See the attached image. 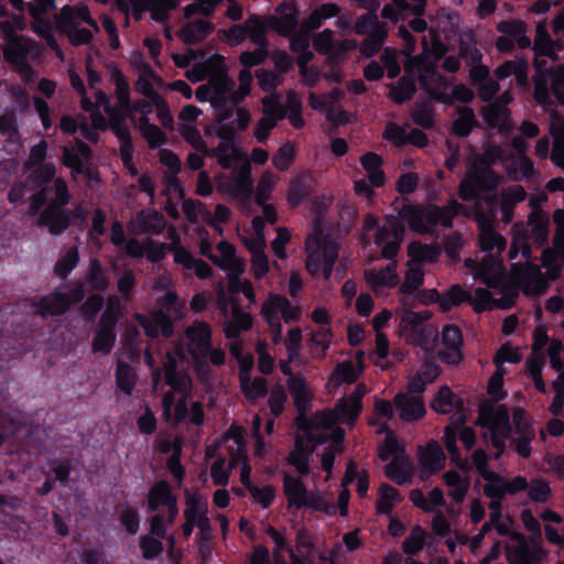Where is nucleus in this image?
Listing matches in <instances>:
<instances>
[{"instance_id": "680f3d73", "label": "nucleus", "mask_w": 564, "mask_h": 564, "mask_svg": "<svg viewBox=\"0 0 564 564\" xmlns=\"http://www.w3.org/2000/svg\"><path fill=\"white\" fill-rule=\"evenodd\" d=\"M295 160V149L286 142L272 156V164L278 171H286Z\"/></svg>"}, {"instance_id": "c756f323", "label": "nucleus", "mask_w": 564, "mask_h": 564, "mask_svg": "<svg viewBox=\"0 0 564 564\" xmlns=\"http://www.w3.org/2000/svg\"><path fill=\"white\" fill-rule=\"evenodd\" d=\"M176 498L173 495L170 484L166 480H160L154 484L148 494V511H158L161 506H166Z\"/></svg>"}, {"instance_id": "6e6552de", "label": "nucleus", "mask_w": 564, "mask_h": 564, "mask_svg": "<svg viewBox=\"0 0 564 564\" xmlns=\"http://www.w3.org/2000/svg\"><path fill=\"white\" fill-rule=\"evenodd\" d=\"M117 3L122 12H127L130 4L135 20H141L142 14L150 11L151 19L156 22H165L170 11L175 9L174 0H117Z\"/></svg>"}, {"instance_id": "6e6d98bb", "label": "nucleus", "mask_w": 564, "mask_h": 564, "mask_svg": "<svg viewBox=\"0 0 564 564\" xmlns=\"http://www.w3.org/2000/svg\"><path fill=\"white\" fill-rule=\"evenodd\" d=\"M453 400L454 393L451 390V388L447 386H443L434 395L433 400L430 403V406L437 413L448 414L453 411L454 408Z\"/></svg>"}, {"instance_id": "8fccbe9b", "label": "nucleus", "mask_w": 564, "mask_h": 564, "mask_svg": "<svg viewBox=\"0 0 564 564\" xmlns=\"http://www.w3.org/2000/svg\"><path fill=\"white\" fill-rule=\"evenodd\" d=\"M87 281L90 286L98 292H105L109 288V278L106 275L104 268L98 259L90 261Z\"/></svg>"}, {"instance_id": "603ef678", "label": "nucleus", "mask_w": 564, "mask_h": 564, "mask_svg": "<svg viewBox=\"0 0 564 564\" xmlns=\"http://www.w3.org/2000/svg\"><path fill=\"white\" fill-rule=\"evenodd\" d=\"M117 339L116 332L97 328L93 343L91 350L95 354L108 355L115 347Z\"/></svg>"}, {"instance_id": "79ce46f5", "label": "nucleus", "mask_w": 564, "mask_h": 564, "mask_svg": "<svg viewBox=\"0 0 564 564\" xmlns=\"http://www.w3.org/2000/svg\"><path fill=\"white\" fill-rule=\"evenodd\" d=\"M240 388L243 395L251 401L264 398L268 394V382L262 377L240 378Z\"/></svg>"}, {"instance_id": "dca6fc26", "label": "nucleus", "mask_w": 564, "mask_h": 564, "mask_svg": "<svg viewBox=\"0 0 564 564\" xmlns=\"http://www.w3.org/2000/svg\"><path fill=\"white\" fill-rule=\"evenodd\" d=\"M314 191V178L308 172L295 175L289 183L288 203L292 208L299 207L312 195Z\"/></svg>"}, {"instance_id": "4468645a", "label": "nucleus", "mask_w": 564, "mask_h": 564, "mask_svg": "<svg viewBox=\"0 0 564 564\" xmlns=\"http://www.w3.org/2000/svg\"><path fill=\"white\" fill-rule=\"evenodd\" d=\"M253 326V317L241 308L239 300H231V318L225 323L224 335L227 339H238L242 332Z\"/></svg>"}, {"instance_id": "473e14b6", "label": "nucleus", "mask_w": 564, "mask_h": 564, "mask_svg": "<svg viewBox=\"0 0 564 564\" xmlns=\"http://www.w3.org/2000/svg\"><path fill=\"white\" fill-rule=\"evenodd\" d=\"M390 261H391V263H389L386 268H383L379 271L366 272V279L373 288H377V286L391 288V286H394L398 284L399 276L395 271V268H397L395 258H393Z\"/></svg>"}, {"instance_id": "13d9d810", "label": "nucleus", "mask_w": 564, "mask_h": 564, "mask_svg": "<svg viewBox=\"0 0 564 564\" xmlns=\"http://www.w3.org/2000/svg\"><path fill=\"white\" fill-rule=\"evenodd\" d=\"M139 547L141 550L142 557L147 561L155 560L164 551V545L161 539L151 536L150 534H143L140 536Z\"/></svg>"}, {"instance_id": "4d7b16f0", "label": "nucleus", "mask_w": 564, "mask_h": 564, "mask_svg": "<svg viewBox=\"0 0 564 564\" xmlns=\"http://www.w3.org/2000/svg\"><path fill=\"white\" fill-rule=\"evenodd\" d=\"M283 117V110L276 106V117L265 116L260 118L253 131L256 140L260 143H264L269 139L271 130L276 126L278 120Z\"/></svg>"}, {"instance_id": "864d4df0", "label": "nucleus", "mask_w": 564, "mask_h": 564, "mask_svg": "<svg viewBox=\"0 0 564 564\" xmlns=\"http://www.w3.org/2000/svg\"><path fill=\"white\" fill-rule=\"evenodd\" d=\"M387 35V28L375 30L371 34L366 35V39L360 44L361 54L367 57L375 56L381 50Z\"/></svg>"}, {"instance_id": "72a5a7b5", "label": "nucleus", "mask_w": 564, "mask_h": 564, "mask_svg": "<svg viewBox=\"0 0 564 564\" xmlns=\"http://www.w3.org/2000/svg\"><path fill=\"white\" fill-rule=\"evenodd\" d=\"M458 117L453 121V133L459 138H467L473 129L477 127V120L474 110L470 107H459Z\"/></svg>"}, {"instance_id": "e2e57ef3", "label": "nucleus", "mask_w": 564, "mask_h": 564, "mask_svg": "<svg viewBox=\"0 0 564 564\" xmlns=\"http://www.w3.org/2000/svg\"><path fill=\"white\" fill-rule=\"evenodd\" d=\"M269 56L268 45H257L254 51H245L239 56L240 64L245 69L259 66L265 62Z\"/></svg>"}, {"instance_id": "7ed1b4c3", "label": "nucleus", "mask_w": 564, "mask_h": 564, "mask_svg": "<svg viewBox=\"0 0 564 564\" xmlns=\"http://www.w3.org/2000/svg\"><path fill=\"white\" fill-rule=\"evenodd\" d=\"M283 494L288 500V509L301 510L308 508L333 516L336 507L327 502L318 491L308 490L301 478L283 473Z\"/></svg>"}, {"instance_id": "aec40b11", "label": "nucleus", "mask_w": 564, "mask_h": 564, "mask_svg": "<svg viewBox=\"0 0 564 564\" xmlns=\"http://www.w3.org/2000/svg\"><path fill=\"white\" fill-rule=\"evenodd\" d=\"M286 384L299 415L304 416L310 410L313 399V394L307 388L306 380L300 376H291Z\"/></svg>"}, {"instance_id": "c85d7f7f", "label": "nucleus", "mask_w": 564, "mask_h": 564, "mask_svg": "<svg viewBox=\"0 0 564 564\" xmlns=\"http://www.w3.org/2000/svg\"><path fill=\"white\" fill-rule=\"evenodd\" d=\"M443 480L449 488L448 496L457 503H462L469 490L470 481L463 478L457 470L451 469L443 474Z\"/></svg>"}, {"instance_id": "ddd939ff", "label": "nucleus", "mask_w": 564, "mask_h": 564, "mask_svg": "<svg viewBox=\"0 0 564 564\" xmlns=\"http://www.w3.org/2000/svg\"><path fill=\"white\" fill-rule=\"evenodd\" d=\"M37 225L46 227L51 235L59 236L72 226V217L66 208L45 206L37 219Z\"/></svg>"}, {"instance_id": "2f4dec72", "label": "nucleus", "mask_w": 564, "mask_h": 564, "mask_svg": "<svg viewBox=\"0 0 564 564\" xmlns=\"http://www.w3.org/2000/svg\"><path fill=\"white\" fill-rule=\"evenodd\" d=\"M554 47L555 41L552 40L551 35L549 34L545 28V24L539 23L535 29V39L533 45L535 56H546L553 61H556L558 58V55L555 52Z\"/></svg>"}, {"instance_id": "bf43d9fd", "label": "nucleus", "mask_w": 564, "mask_h": 564, "mask_svg": "<svg viewBox=\"0 0 564 564\" xmlns=\"http://www.w3.org/2000/svg\"><path fill=\"white\" fill-rule=\"evenodd\" d=\"M432 317V313L429 310L421 312H414L406 310L400 317V326L404 330H412L415 328L423 327V324Z\"/></svg>"}, {"instance_id": "f257e3e1", "label": "nucleus", "mask_w": 564, "mask_h": 564, "mask_svg": "<svg viewBox=\"0 0 564 564\" xmlns=\"http://www.w3.org/2000/svg\"><path fill=\"white\" fill-rule=\"evenodd\" d=\"M464 209V206L452 198L444 206L429 204L420 206L412 203H403L398 209V215H386L384 224L378 228L375 234L373 242L381 248V257L386 260H392L400 251L405 236L406 221L410 229L419 235L430 232V227L442 225L445 228L453 227V220Z\"/></svg>"}, {"instance_id": "423d86ee", "label": "nucleus", "mask_w": 564, "mask_h": 564, "mask_svg": "<svg viewBox=\"0 0 564 564\" xmlns=\"http://www.w3.org/2000/svg\"><path fill=\"white\" fill-rule=\"evenodd\" d=\"M1 30L6 34V45L3 48L4 59L19 67L28 77H30L34 74V70L26 63V59L36 47L35 41L24 35L15 34L10 21L2 22Z\"/></svg>"}, {"instance_id": "a211bd4d", "label": "nucleus", "mask_w": 564, "mask_h": 564, "mask_svg": "<svg viewBox=\"0 0 564 564\" xmlns=\"http://www.w3.org/2000/svg\"><path fill=\"white\" fill-rule=\"evenodd\" d=\"M166 357L167 359L163 365L165 383L171 387V390L177 393L189 394V376L177 369L176 359L172 356L171 352H167Z\"/></svg>"}, {"instance_id": "49530a36", "label": "nucleus", "mask_w": 564, "mask_h": 564, "mask_svg": "<svg viewBox=\"0 0 564 564\" xmlns=\"http://www.w3.org/2000/svg\"><path fill=\"white\" fill-rule=\"evenodd\" d=\"M471 460L477 468L479 475L486 482H501L503 476L488 468V455L482 448H477L473 455Z\"/></svg>"}, {"instance_id": "f3484780", "label": "nucleus", "mask_w": 564, "mask_h": 564, "mask_svg": "<svg viewBox=\"0 0 564 564\" xmlns=\"http://www.w3.org/2000/svg\"><path fill=\"white\" fill-rule=\"evenodd\" d=\"M480 424L490 430V433H497L502 438H509L512 432L510 424L509 413L507 409H501L498 413H495L492 408L481 409L479 413Z\"/></svg>"}, {"instance_id": "e433bc0d", "label": "nucleus", "mask_w": 564, "mask_h": 564, "mask_svg": "<svg viewBox=\"0 0 564 564\" xmlns=\"http://www.w3.org/2000/svg\"><path fill=\"white\" fill-rule=\"evenodd\" d=\"M90 11L85 4H65L56 17V24H72L90 20Z\"/></svg>"}, {"instance_id": "412c9836", "label": "nucleus", "mask_w": 564, "mask_h": 564, "mask_svg": "<svg viewBox=\"0 0 564 564\" xmlns=\"http://www.w3.org/2000/svg\"><path fill=\"white\" fill-rule=\"evenodd\" d=\"M545 59H539L538 56L534 58L535 75L533 76V97L538 105L550 106L552 99L549 90V69L546 67Z\"/></svg>"}, {"instance_id": "a18cd8bd", "label": "nucleus", "mask_w": 564, "mask_h": 564, "mask_svg": "<svg viewBox=\"0 0 564 564\" xmlns=\"http://www.w3.org/2000/svg\"><path fill=\"white\" fill-rule=\"evenodd\" d=\"M79 262L77 247H69L66 252L56 261L54 273L65 280Z\"/></svg>"}, {"instance_id": "6ab92c4d", "label": "nucleus", "mask_w": 564, "mask_h": 564, "mask_svg": "<svg viewBox=\"0 0 564 564\" xmlns=\"http://www.w3.org/2000/svg\"><path fill=\"white\" fill-rule=\"evenodd\" d=\"M35 306L37 313L43 317L61 316L69 310V301L66 293L55 290L42 296Z\"/></svg>"}, {"instance_id": "0e129e2a", "label": "nucleus", "mask_w": 564, "mask_h": 564, "mask_svg": "<svg viewBox=\"0 0 564 564\" xmlns=\"http://www.w3.org/2000/svg\"><path fill=\"white\" fill-rule=\"evenodd\" d=\"M51 187L52 192L54 193V197L51 198L46 206L65 208L70 200L67 183L63 178L57 177L54 180Z\"/></svg>"}, {"instance_id": "4c0bfd02", "label": "nucleus", "mask_w": 564, "mask_h": 564, "mask_svg": "<svg viewBox=\"0 0 564 564\" xmlns=\"http://www.w3.org/2000/svg\"><path fill=\"white\" fill-rule=\"evenodd\" d=\"M355 405V403L346 400V398L339 399L330 413L332 420L354 425L362 411V409L357 411Z\"/></svg>"}, {"instance_id": "a19ab883", "label": "nucleus", "mask_w": 564, "mask_h": 564, "mask_svg": "<svg viewBox=\"0 0 564 564\" xmlns=\"http://www.w3.org/2000/svg\"><path fill=\"white\" fill-rule=\"evenodd\" d=\"M441 308L444 312L459 306L462 303L471 302V294L465 291L459 284L452 285L446 292L441 294Z\"/></svg>"}, {"instance_id": "4be33fe9", "label": "nucleus", "mask_w": 564, "mask_h": 564, "mask_svg": "<svg viewBox=\"0 0 564 564\" xmlns=\"http://www.w3.org/2000/svg\"><path fill=\"white\" fill-rule=\"evenodd\" d=\"M77 150L64 147L62 153V163L72 170L75 174H83L85 171V161L93 155L90 147L82 140L76 142Z\"/></svg>"}, {"instance_id": "69168bd1", "label": "nucleus", "mask_w": 564, "mask_h": 564, "mask_svg": "<svg viewBox=\"0 0 564 564\" xmlns=\"http://www.w3.org/2000/svg\"><path fill=\"white\" fill-rule=\"evenodd\" d=\"M172 246L171 252L174 254V262L182 265L185 270H192L196 258L181 245L178 236L174 235Z\"/></svg>"}, {"instance_id": "ea45409f", "label": "nucleus", "mask_w": 564, "mask_h": 564, "mask_svg": "<svg viewBox=\"0 0 564 564\" xmlns=\"http://www.w3.org/2000/svg\"><path fill=\"white\" fill-rule=\"evenodd\" d=\"M59 32L65 34L73 46L88 45L94 39L93 32L79 28L78 23L56 24Z\"/></svg>"}, {"instance_id": "c03bdc74", "label": "nucleus", "mask_w": 564, "mask_h": 564, "mask_svg": "<svg viewBox=\"0 0 564 564\" xmlns=\"http://www.w3.org/2000/svg\"><path fill=\"white\" fill-rule=\"evenodd\" d=\"M426 531L419 524L414 525L402 543V550L409 556L419 554L425 546Z\"/></svg>"}, {"instance_id": "9b49d317", "label": "nucleus", "mask_w": 564, "mask_h": 564, "mask_svg": "<svg viewBox=\"0 0 564 564\" xmlns=\"http://www.w3.org/2000/svg\"><path fill=\"white\" fill-rule=\"evenodd\" d=\"M276 15L269 19V25L281 36H291L299 26L300 10L295 1L283 0L275 8Z\"/></svg>"}, {"instance_id": "7c9ffc66", "label": "nucleus", "mask_w": 564, "mask_h": 564, "mask_svg": "<svg viewBox=\"0 0 564 564\" xmlns=\"http://www.w3.org/2000/svg\"><path fill=\"white\" fill-rule=\"evenodd\" d=\"M478 220L481 221L479 231L480 249L489 253L495 249L502 250L506 247L505 238L500 234L496 232L494 228L484 223L485 216L482 214L478 216Z\"/></svg>"}, {"instance_id": "2eb2a0df", "label": "nucleus", "mask_w": 564, "mask_h": 564, "mask_svg": "<svg viewBox=\"0 0 564 564\" xmlns=\"http://www.w3.org/2000/svg\"><path fill=\"white\" fill-rule=\"evenodd\" d=\"M394 405L401 420L408 423L417 422L426 414L423 399L419 395L400 392L394 397Z\"/></svg>"}, {"instance_id": "39448f33", "label": "nucleus", "mask_w": 564, "mask_h": 564, "mask_svg": "<svg viewBox=\"0 0 564 564\" xmlns=\"http://www.w3.org/2000/svg\"><path fill=\"white\" fill-rule=\"evenodd\" d=\"M305 249L307 252L305 267L308 273L316 275L323 264L324 279L328 280L338 259L337 243L330 238L316 234L307 238Z\"/></svg>"}, {"instance_id": "393cba45", "label": "nucleus", "mask_w": 564, "mask_h": 564, "mask_svg": "<svg viewBox=\"0 0 564 564\" xmlns=\"http://www.w3.org/2000/svg\"><path fill=\"white\" fill-rule=\"evenodd\" d=\"M214 31L212 22L197 19L178 31V37L187 45L197 44Z\"/></svg>"}, {"instance_id": "a878e982", "label": "nucleus", "mask_w": 564, "mask_h": 564, "mask_svg": "<svg viewBox=\"0 0 564 564\" xmlns=\"http://www.w3.org/2000/svg\"><path fill=\"white\" fill-rule=\"evenodd\" d=\"M217 249L220 256H210V260L214 264L223 270H229L236 275L242 272V264L236 257V249L227 241H220L217 245Z\"/></svg>"}, {"instance_id": "bb28decb", "label": "nucleus", "mask_w": 564, "mask_h": 564, "mask_svg": "<svg viewBox=\"0 0 564 564\" xmlns=\"http://www.w3.org/2000/svg\"><path fill=\"white\" fill-rule=\"evenodd\" d=\"M388 97L397 105H402L413 98L416 93L415 79L412 76L403 75L397 84H388Z\"/></svg>"}, {"instance_id": "f8f14e48", "label": "nucleus", "mask_w": 564, "mask_h": 564, "mask_svg": "<svg viewBox=\"0 0 564 564\" xmlns=\"http://www.w3.org/2000/svg\"><path fill=\"white\" fill-rule=\"evenodd\" d=\"M185 334L189 341V355L198 354L200 356H207L213 345L210 325L204 321H196L185 329Z\"/></svg>"}, {"instance_id": "37998d69", "label": "nucleus", "mask_w": 564, "mask_h": 564, "mask_svg": "<svg viewBox=\"0 0 564 564\" xmlns=\"http://www.w3.org/2000/svg\"><path fill=\"white\" fill-rule=\"evenodd\" d=\"M137 221L142 232L152 235L161 234L166 226L164 216L156 210H153L150 214L141 213L138 216Z\"/></svg>"}, {"instance_id": "c9c22d12", "label": "nucleus", "mask_w": 564, "mask_h": 564, "mask_svg": "<svg viewBox=\"0 0 564 564\" xmlns=\"http://www.w3.org/2000/svg\"><path fill=\"white\" fill-rule=\"evenodd\" d=\"M384 473L388 478L399 486L411 482V470L405 458L395 456L386 465Z\"/></svg>"}, {"instance_id": "5701e85b", "label": "nucleus", "mask_w": 564, "mask_h": 564, "mask_svg": "<svg viewBox=\"0 0 564 564\" xmlns=\"http://www.w3.org/2000/svg\"><path fill=\"white\" fill-rule=\"evenodd\" d=\"M265 306L269 308V312L271 311L275 314L281 312L283 321L288 324L296 322L301 317L300 307L293 306L291 302L281 294L270 293L261 307Z\"/></svg>"}, {"instance_id": "052dcab7", "label": "nucleus", "mask_w": 564, "mask_h": 564, "mask_svg": "<svg viewBox=\"0 0 564 564\" xmlns=\"http://www.w3.org/2000/svg\"><path fill=\"white\" fill-rule=\"evenodd\" d=\"M409 256L420 262H434L438 257V250L431 245L410 243L408 247Z\"/></svg>"}, {"instance_id": "09e8293b", "label": "nucleus", "mask_w": 564, "mask_h": 564, "mask_svg": "<svg viewBox=\"0 0 564 564\" xmlns=\"http://www.w3.org/2000/svg\"><path fill=\"white\" fill-rule=\"evenodd\" d=\"M253 194V184L249 167L240 171L231 187V195L239 199H250Z\"/></svg>"}, {"instance_id": "774afa93", "label": "nucleus", "mask_w": 564, "mask_h": 564, "mask_svg": "<svg viewBox=\"0 0 564 564\" xmlns=\"http://www.w3.org/2000/svg\"><path fill=\"white\" fill-rule=\"evenodd\" d=\"M549 78L551 79V89L556 99L564 104V64L555 68H549Z\"/></svg>"}, {"instance_id": "3c124183", "label": "nucleus", "mask_w": 564, "mask_h": 564, "mask_svg": "<svg viewBox=\"0 0 564 564\" xmlns=\"http://www.w3.org/2000/svg\"><path fill=\"white\" fill-rule=\"evenodd\" d=\"M480 115L490 128H495L502 119L509 117V110L506 107V102L494 101L484 107Z\"/></svg>"}, {"instance_id": "0eeeda50", "label": "nucleus", "mask_w": 564, "mask_h": 564, "mask_svg": "<svg viewBox=\"0 0 564 564\" xmlns=\"http://www.w3.org/2000/svg\"><path fill=\"white\" fill-rule=\"evenodd\" d=\"M527 478L518 475L511 480L502 478L501 482H486L484 486V495L490 499L488 507L491 512H501L502 501L507 495L514 496L527 491Z\"/></svg>"}, {"instance_id": "20e7f679", "label": "nucleus", "mask_w": 564, "mask_h": 564, "mask_svg": "<svg viewBox=\"0 0 564 564\" xmlns=\"http://www.w3.org/2000/svg\"><path fill=\"white\" fill-rule=\"evenodd\" d=\"M500 175L494 169H484L471 162L458 186V196L464 202H479L496 191Z\"/></svg>"}, {"instance_id": "9d476101", "label": "nucleus", "mask_w": 564, "mask_h": 564, "mask_svg": "<svg viewBox=\"0 0 564 564\" xmlns=\"http://www.w3.org/2000/svg\"><path fill=\"white\" fill-rule=\"evenodd\" d=\"M514 539L519 543L517 546L508 549L509 564H541L545 560L547 552L540 542L529 543L521 533H517Z\"/></svg>"}, {"instance_id": "de8ad7c7", "label": "nucleus", "mask_w": 564, "mask_h": 564, "mask_svg": "<svg viewBox=\"0 0 564 564\" xmlns=\"http://www.w3.org/2000/svg\"><path fill=\"white\" fill-rule=\"evenodd\" d=\"M116 383L124 394L130 395L135 384V373L132 367L124 362L119 361L116 368Z\"/></svg>"}, {"instance_id": "338daca9", "label": "nucleus", "mask_w": 564, "mask_h": 564, "mask_svg": "<svg viewBox=\"0 0 564 564\" xmlns=\"http://www.w3.org/2000/svg\"><path fill=\"white\" fill-rule=\"evenodd\" d=\"M135 285L137 279L133 270L129 268L124 269L118 278L117 289L126 301H130L132 299Z\"/></svg>"}, {"instance_id": "f704fd0d", "label": "nucleus", "mask_w": 564, "mask_h": 564, "mask_svg": "<svg viewBox=\"0 0 564 564\" xmlns=\"http://www.w3.org/2000/svg\"><path fill=\"white\" fill-rule=\"evenodd\" d=\"M420 460L425 468L432 473L438 471L444 466L445 454L435 441H430L425 449L420 454Z\"/></svg>"}, {"instance_id": "58836bf2", "label": "nucleus", "mask_w": 564, "mask_h": 564, "mask_svg": "<svg viewBox=\"0 0 564 564\" xmlns=\"http://www.w3.org/2000/svg\"><path fill=\"white\" fill-rule=\"evenodd\" d=\"M55 165L51 162H47L44 164L35 165L34 169L31 167L26 181L32 185L33 189L37 187L50 186L48 183L52 181L54 182L55 180Z\"/></svg>"}, {"instance_id": "cd10ccee", "label": "nucleus", "mask_w": 564, "mask_h": 564, "mask_svg": "<svg viewBox=\"0 0 564 564\" xmlns=\"http://www.w3.org/2000/svg\"><path fill=\"white\" fill-rule=\"evenodd\" d=\"M495 75L499 80L514 75L519 84H525L528 80V61L523 57L505 61L495 69Z\"/></svg>"}, {"instance_id": "f03ea898", "label": "nucleus", "mask_w": 564, "mask_h": 564, "mask_svg": "<svg viewBox=\"0 0 564 564\" xmlns=\"http://www.w3.org/2000/svg\"><path fill=\"white\" fill-rule=\"evenodd\" d=\"M404 70L417 82L421 88L434 100L451 105V98L445 93L444 76L437 70L434 63L426 56H409L404 63Z\"/></svg>"}, {"instance_id": "b1692460", "label": "nucleus", "mask_w": 564, "mask_h": 564, "mask_svg": "<svg viewBox=\"0 0 564 564\" xmlns=\"http://www.w3.org/2000/svg\"><path fill=\"white\" fill-rule=\"evenodd\" d=\"M185 505L184 510L185 520L192 521L194 524L205 523V519L208 518V503L207 499L202 497L197 492L185 491Z\"/></svg>"}, {"instance_id": "5fc2aeb1", "label": "nucleus", "mask_w": 564, "mask_h": 564, "mask_svg": "<svg viewBox=\"0 0 564 564\" xmlns=\"http://www.w3.org/2000/svg\"><path fill=\"white\" fill-rule=\"evenodd\" d=\"M382 29H386V25L379 21L377 13L373 11L360 15L354 25V32L364 36L371 34L375 30Z\"/></svg>"}, {"instance_id": "1a4fd4ad", "label": "nucleus", "mask_w": 564, "mask_h": 564, "mask_svg": "<svg viewBox=\"0 0 564 564\" xmlns=\"http://www.w3.org/2000/svg\"><path fill=\"white\" fill-rule=\"evenodd\" d=\"M549 215L544 212L530 213L528 217V226L530 227V234L524 229L522 234H517L514 240H522L524 247L522 250L523 256L529 257L531 253V247L527 242L528 238H531L538 246L543 247L547 243L549 239Z\"/></svg>"}]
</instances>
